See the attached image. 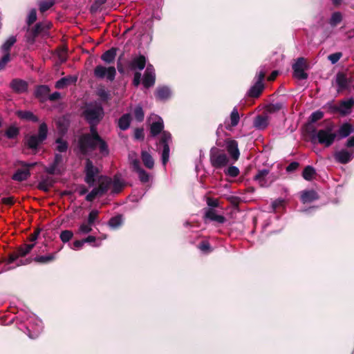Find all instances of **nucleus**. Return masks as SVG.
<instances>
[{"instance_id":"nucleus-54","label":"nucleus","mask_w":354,"mask_h":354,"mask_svg":"<svg viewBox=\"0 0 354 354\" xmlns=\"http://www.w3.org/2000/svg\"><path fill=\"white\" fill-rule=\"evenodd\" d=\"M99 214V211L97 209H93L90 212L88 216V221L89 224L93 225L95 222L97 220Z\"/></svg>"},{"instance_id":"nucleus-34","label":"nucleus","mask_w":354,"mask_h":354,"mask_svg":"<svg viewBox=\"0 0 354 354\" xmlns=\"http://www.w3.org/2000/svg\"><path fill=\"white\" fill-rule=\"evenodd\" d=\"M131 120V118L129 113L122 115L118 120L119 128L122 131L127 130L130 126Z\"/></svg>"},{"instance_id":"nucleus-35","label":"nucleus","mask_w":354,"mask_h":354,"mask_svg":"<svg viewBox=\"0 0 354 354\" xmlns=\"http://www.w3.org/2000/svg\"><path fill=\"white\" fill-rule=\"evenodd\" d=\"M17 115L21 119L37 122L39 121L38 118L30 111H17Z\"/></svg>"},{"instance_id":"nucleus-45","label":"nucleus","mask_w":354,"mask_h":354,"mask_svg":"<svg viewBox=\"0 0 354 354\" xmlns=\"http://www.w3.org/2000/svg\"><path fill=\"white\" fill-rule=\"evenodd\" d=\"M55 2L53 0H46L42 1L39 3V8L41 12H44L48 9H50L53 5Z\"/></svg>"},{"instance_id":"nucleus-15","label":"nucleus","mask_w":354,"mask_h":354,"mask_svg":"<svg viewBox=\"0 0 354 354\" xmlns=\"http://www.w3.org/2000/svg\"><path fill=\"white\" fill-rule=\"evenodd\" d=\"M155 82V69L151 64H148L144 73L142 84L145 88H149L154 85Z\"/></svg>"},{"instance_id":"nucleus-51","label":"nucleus","mask_w":354,"mask_h":354,"mask_svg":"<svg viewBox=\"0 0 354 354\" xmlns=\"http://www.w3.org/2000/svg\"><path fill=\"white\" fill-rule=\"evenodd\" d=\"M19 133V131L18 128L12 126L7 129L6 132V136L7 138L10 139H13L18 136Z\"/></svg>"},{"instance_id":"nucleus-64","label":"nucleus","mask_w":354,"mask_h":354,"mask_svg":"<svg viewBox=\"0 0 354 354\" xmlns=\"http://www.w3.org/2000/svg\"><path fill=\"white\" fill-rule=\"evenodd\" d=\"M84 243L82 240H77L73 242V245L71 246V248L75 250H78L82 248Z\"/></svg>"},{"instance_id":"nucleus-43","label":"nucleus","mask_w":354,"mask_h":354,"mask_svg":"<svg viewBox=\"0 0 354 354\" xmlns=\"http://www.w3.org/2000/svg\"><path fill=\"white\" fill-rule=\"evenodd\" d=\"M315 174V169L311 166H307L304 168L302 176L304 179L311 180L314 178Z\"/></svg>"},{"instance_id":"nucleus-50","label":"nucleus","mask_w":354,"mask_h":354,"mask_svg":"<svg viewBox=\"0 0 354 354\" xmlns=\"http://www.w3.org/2000/svg\"><path fill=\"white\" fill-rule=\"evenodd\" d=\"M102 196L100 189L95 187L93 189L92 191L86 195V200L88 201H93L97 196Z\"/></svg>"},{"instance_id":"nucleus-46","label":"nucleus","mask_w":354,"mask_h":354,"mask_svg":"<svg viewBox=\"0 0 354 354\" xmlns=\"http://www.w3.org/2000/svg\"><path fill=\"white\" fill-rule=\"evenodd\" d=\"M56 149L61 153L66 152L68 149V145L67 142L60 138L56 140Z\"/></svg>"},{"instance_id":"nucleus-57","label":"nucleus","mask_w":354,"mask_h":354,"mask_svg":"<svg viewBox=\"0 0 354 354\" xmlns=\"http://www.w3.org/2000/svg\"><path fill=\"white\" fill-rule=\"evenodd\" d=\"M225 174L230 177H236L239 174V169L235 166H230L225 171Z\"/></svg>"},{"instance_id":"nucleus-55","label":"nucleus","mask_w":354,"mask_h":354,"mask_svg":"<svg viewBox=\"0 0 354 354\" xmlns=\"http://www.w3.org/2000/svg\"><path fill=\"white\" fill-rule=\"evenodd\" d=\"M324 116V113L321 111H317L313 112L310 116V122L314 123L319 120H321Z\"/></svg>"},{"instance_id":"nucleus-36","label":"nucleus","mask_w":354,"mask_h":354,"mask_svg":"<svg viewBox=\"0 0 354 354\" xmlns=\"http://www.w3.org/2000/svg\"><path fill=\"white\" fill-rule=\"evenodd\" d=\"M142 160L145 166L148 169H152L154 166V160L151 155L147 151H142L141 153Z\"/></svg>"},{"instance_id":"nucleus-63","label":"nucleus","mask_w":354,"mask_h":354,"mask_svg":"<svg viewBox=\"0 0 354 354\" xmlns=\"http://www.w3.org/2000/svg\"><path fill=\"white\" fill-rule=\"evenodd\" d=\"M106 1V0H95V2L91 6V10L93 12L97 11Z\"/></svg>"},{"instance_id":"nucleus-61","label":"nucleus","mask_w":354,"mask_h":354,"mask_svg":"<svg viewBox=\"0 0 354 354\" xmlns=\"http://www.w3.org/2000/svg\"><path fill=\"white\" fill-rule=\"evenodd\" d=\"M266 75V71L263 68H261L259 71L257 73L256 76L254 77V81H257L259 82H263Z\"/></svg>"},{"instance_id":"nucleus-25","label":"nucleus","mask_w":354,"mask_h":354,"mask_svg":"<svg viewBox=\"0 0 354 354\" xmlns=\"http://www.w3.org/2000/svg\"><path fill=\"white\" fill-rule=\"evenodd\" d=\"M317 193L315 190H305L301 192V201L303 203H308L317 200Z\"/></svg>"},{"instance_id":"nucleus-56","label":"nucleus","mask_w":354,"mask_h":354,"mask_svg":"<svg viewBox=\"0 0 354 354\" xmlns=\"http://www.w3.org/2000/svg\"><path fill=\"white\" fill-rule=\"evenodd\" d=\"M37 19V12L35 8L31 9L27 17V24L28 26L33 24Z\"/></svg>"},{"instance_id":"nucleus-13","label":"nucleus","mask_w":354,"mask_h":354,"mask_svg":"<svg viewBox=\"0 0 354 354\" xmlns=\"http://www.w3.org/2000/svg\"><path fill=\"white\" fill-rule=\"evenodd\" d=\"M254 178L261 187H268L275 180L274 176L270 175V171L266 169L259 170Z\"/></svg>"},{"instance_id":"nucleus-10","label":"nucleus","mask_w":354,"mask_h":354,"mask_svg":"<svg viewBox=\"0 0 354 354\" xmlns=\"http://www.w3.org/2000/svg\"><path fill=\"white\" fill-rule=\"evenodd\" d=\"M85 182L90 186H93L99 174V169L95 167L89 158L86 160L85 165Z\"/></svg>"},{"instance_id":"nucleus-9","label":"nucleus","mask_w":354,"mask_h":354,"mask_svg":"<svg viewBox=\"0 0 354 354\" xmlns=\"http://www.w3.org/2000/svg\"><path fill=\"white\" fill-rule=\"evenodd\" d=\"M50 26L51 24L48 22L37 24L32 30L28 31L27 41L29 43H33L38 35H46Z\"/></svg>"},{"instance_id":"nucleus-4","label":"nucleus","mask_w":354,"mask_h":354,"mask_svg":"<svg viewBox=\"0 0 354 354\" xmlns=\"http://www.w3.org/2000/svg\"><path fill=\"white\" fill-rule=\"evenodd\" d=\"M34 246L35 243H32L24 244L19 247L16 252L10 255L8 261V263H16L17 266L30 263L32 259L24 257L30 252Z\"/></svg>"},{"instance_id":"nucleus-52","label":"nucleus","mask_w":354,"mask_h":354,"mask_svg":"<svg viewBox=\"0 0 354 354\" xmlns=\"http://www.w3.org/2000/svg\"><path fill=\"white\" fill-rule=\"evenodd\" d=\"M97 95L100 97L101 100L106 102L110 99V93L108 91L104 88H99L97 91Z\"/></svg>"},{"instance_id":"nucleus-17","label":"nucleus","mask_w":354,"mask_h":354,"mask_svg":"<svg viewBox=\"0 0 354 354\" xmlns=\"http://www.w3.org/2000/svg\"><path fill=\"white\" fill-rule=\"evenodd\" d=\"M172 95V91L168 86H159L156 88L154 95L159 101H167Z\"/></svg>"},{"instance_id":"nucleus-49","label":"nucleus","mask_w":354,"mask_h":354,"mask_svg":"<svg viewBox=\"0 0 354 354\" xmlns=\"http://www.w3.org/2000/svg\"><path fill=\"white\" fill-rule=\"evenodd\" d=\"M93 225L92 224H89L88 222L83 223L80 225L78 232L82 234H88L92 231Z\"/></svg>"},{"instance_id":"nucleus-32","label":"nucleus","mask_w":354,"mask_h":354,"mask_svg":"<svg viewBox=\"0 0 354 354\" xmlns=\"http://www.w3.org/2000/svg\"><path fill=\"white\" fill-rule=\"evenodd\" d=\"M30 174L29 169H21L17 170V171L13 174L12 178L14 180L21 182L26 180L30 176Z\"/></svg>"},{"instance_id":"nucleus-8","label":"nucleus","mask_w":354,"mask_h":354,"mask_svg":"<svg viewBox=\"0 0 354 354\" xmlns=\"http://www.w3.org/2000/svg\"><path fill=\"white\" fill-rule=\"evenodd\" d=\"M93 73L96 78L104 79L106 77L107 80L112 82L115 77L116 70L114 66L106 67L102 65H97L95 68Z\"/></svg>"},{"instance_id":"nucleus-7","label":"nucleus","mask_w":354,"mask_h":354,"mask_svg":"<svg viewBox=\"0 0 354 354\" xmlns=\"http://www.w3.org/2000/svg\"><path fill=\"white\" fill-rule=\"evenodd\" d=\"M209 156L211 164L216 168H221L228 163L227 155L216 147L211 149Z\"/></svg>"},{"instance_id":"nucleus-18","label":"nucleus","mask_w":354,"mask_h":354,"mask_svg":"<svg viewBox=\"0 0 354 354\" xmlns=\"http://www.w3.org/2000/svg\"><path fill=\"white\" fill-rule=\"evenodd\" d=\"M335 81L337 85L338 92L349 89L351 87V80L347 77L346 75L343 73H338L336 75Z\"/></svg>"},{"instance_id":"nucleus-58","label":"nucleus","mask_w":354,"mask_h":354,"mask_svg":"<svg viewBox=\"0 0 354 354\" xmlns=\"http://www.w3.org/2000/svg\"><path fill=\"white\" fill-rule=\"evenodd\" d=\"M342 57V53L340 52L330 54L328 56V60L331 62V64H336L340 58Z\"/></svg>"},{"instance_id":"nucleus-31","label":"nucleus","mask_w":354,"mask_h":354,"mask_svg":"<svg viewBox=\"0 0 354 354\" xmlns=\"http://www.w3.org/2000/svg\"><path fill=\"white\" fill-rule=\"evenodd\" d=\"M116 57V48H111L105 51L101 56V59L106 64H111L114 62Z\"/></svg>"},{"instance_id":"nucleus-22","label":"nucleus","mask_w":354,"mask_h":354,"mask_svg":"<svg viewBox=\"0 0 354 354\" xmlns=\"http://www.w3.org/2000/svg\"><path fill=\"white\" fill-rule=\"evenodd\" d=\"M10 86L13 91L18 93H25L28 90L27 82L21 79L12 80L10 84Z\"/></svg>"},{"instance_id":"nucleus-27","label":"nucleus","mask_w":354,"mask_h":354,"mask_svg":"<svg viewBox=\"0 0 354 354\" xmlns=\"http://www.w3.org/2000/svg\"><path fill=\"white\" fill-rule=\"evenodd\" d=\"M125 185L124 180L118 175H115L111 179V192L113 193H119Z\"/></svg>"},{"instance_id":"nucleus-23","label":"nucleus","mask_w":354,"mask_h":354,"mask_svg":"<svg viewBox=\"0 0 354 354\" xmlns=\"http://www.w3.org/2000/svg\"><path fill=\"white\" fill-rule=\"evenodd\" d=\"M205 215L206 218L218 224L224 223L226 221V218L223 216L218 214L216 211L213 208L207 209L205 211Z\"/></svg>"},{"instance_id":"nucleus-29","label":"nucleus","mask_w":354,"mask_h":354,"mask_svg":"<svg viewBox=\"0 0 354 354\" xmlns=\"http://www.w3.org/2000/svg\"><path fill=\"white\" fill-rule=\"evenodd\" d=\"M264 88L263 82H259L257 81H254V85L251 86L250 90L248 91V95L252 97H257L261 93L263 89Z\"/></svg>"},{"instance_id":"nucleus-59","label":"nucleus","mask_w":354,"mask_h":354,"mask_svg":"<svg viewBox=\"0 0 354 354\" xmlns=\"http://www.w3.org/2000/svg\"><path fill=\"white\" fill-rule=\"evenodd\" d=\"M10 61V55L4 54L0 59V71L5 68L6 64Z\"/></svg>"},{"instance_id":"nucleus-62","label":"nucleus","mask_w":354,"mask_h":354,"mask_svg":"<svg viewBox=\"0 0 354 354\" xmlns=\"http://www.w3.org/2000/svg\"><path fill=\"white\" fill-rule=\"evenodd\" d=\"M46 171L50 174H54L59 172L60 169L57 165L52 163L46 169Z\"/></svg>"},{"instance_id":"nucleus-2","label":"nucleus","mask_w":354,"mask_h":354,"mask_svg":"<svg viewBox=\"0 0 354 354\" xmlns=\"http://www.w3.org/2000/svg\"><path fill=\"white\" fill-rule=\"evenodd\" d=\"M337 134L335 131V125L333 123L328 124L324 129L314 131L312 134V141L329 147L335 142Z\"/></svg>"},{"instance_id":"nucleus-39","label":"nucleus","mask_w":354,"mask_h":354,"mask_svg":"<svg viewBox=\"0 0 354 354\" xmlns=\"http://www.w3.org/2000/svg\"><path fill=\"white\" fill-rule=\"evenodd\" d=\"M50 88L47 85H41L37 86L35 91V95L37 97L45 99L48 97Z\"/></svg>"},{"instance_id":"nucleus-30","label":"nucleus","mask_w":354,"mask_h":354,"mask_svg":"<svg viewBox=\"0 0 354 354\" xmlns=\"http://www.w3.org/2000/svg\"><path fill=\"white\" fill-rule=\"evenodd\" d=\"M76 81H77V77L75 76L64 77L61 78L56 82L55 87L58 89H62L68 85L75 83Z\"/></svg>"},{"instance_id":"nucleus-60","label":"nucleus","mask_w":354,"mask_h":354,"mask_svg":"<svg viewBox=\"0 0 354 354\" xmlns=\"http://www.w3.org/2000/svg\"><path fill=\"white\" fill-rule=\"evenodd\" d=\"M198 248L203 252L208 253L211 251L210 245L207 241H202Z\"/></svg>"},{"instance_id":"nucleus-11","label":"nucleus","mask_w":354,"mask_h":354,"mask_svg":"<svg viewBox=\"0 0 354 354\" xmlns=\"http://www.w3.org/2000/svg\"><path fill=\"white\" fill-rule=\"evenodd\" d=\"M171 140V134L167 131H162L160 145H162V162L164 165L167 164L169 158V144Z\"/></svg>"},{"instance_id":"nucleus-16","label":"nucleus","mask_w":354,"mask_h":354,"mask_svg":"<svg viewBox=\"0 0 354 354\" xmlns=\"http://www.w3.org/2000/svg\"><path fill=\"white\" fill-rule=\"evenodd\" d=\"M131 165L133 167L134 171L138 174L139 180L143 183H146L149 180V174L144 170L141 166L140 161L138 159H133L131 160Z\"/></svg>"},{"instance_id":"nucleus-33","label":"nucleus","mask_w":354,"mask_h":354,"mask_svg":"<svg viewBox=\"0 0 354 354\" xmlns=\"http://www.w3.org/2000/svg\"><path fill=\"white\" fill-rule=\"evenodd\" d=\"M164 128L163 121L161 118H158L156 121L152 122L150 127V132L153 136L160 133Z\"/></svg>"},{"instance_id":"nucleus-12","label":"nucleus","mask_w":354,"mask_h":354,"mask_svg":"<svg viewBox=\"0 0 354 354\" xmlns=\"http://www.w3.org/2000/svg\"><path fill=\"white\" fill-rule=\"evenodd\" d=\"M307 68V64L304 57H299L292 65L294 76L299 80H306L308 78V74L305 72Z\"/></svg>"},{"instance_id":"nucleus-24","label":"nucleus","mask_w":354,"mask_h":354,"mask_svg":"<svg viewBox=\"0 0 354 354\" xmlns=\"http://www.w3.org/2000/svg\"><path fill=\"white\" fill-rule=\"evenodd\" d=\"M269 124V118L267 115H258L253 121V126L258 130L265 129Z\"/></svg>"},{"instance_id":"nucleus-6","label":"nucleus","mask_w":354,"mask_h":354,"mask_svg":"<svg viewBox=\"0 0 354 354\" xmlns=\"http://www.w3.org/2000/svg\"><path fill=\"white\" fill-rule=\"evenodd\" d=\"M84 115L89 124H98L104 116V109L100 104H91L86 107Z\"/></svg>"},{"instance_id":"nucleus-38","label":"nucleus","mask_w":354,"mask_h":354,"mask_svg":"<svg viewBox=\"0 0 354 354\" xmlns=\"http://www.w3.org/2000/svg\"><path fill=\"white\" fill-rule=\"evenodd\" d=\"M285 106V102H276L269 104L266 107V111L270 113H275L282 110Z\"/></svg>"},{"instance_id":"nucleus-28","label":"nucleus","mask_w":354,"mask_h":354,"mask_svg":"<svg viewBox=\"0 0 354 354\" xmlns=\"http://www.w3.org/2000/svg\"><path fill=\"white\" fill-rule=\"evenodd\" d=\"M353 132L354 127L348 122H345L340 126L337 134H338L339 138H344Z\"/></svg>"},{"instance_id":"nucleus-40","label":"nucleus","mask_w":354,"mask_h":354,"mask_svg":"<svg viewBox=\"0 0 354 354\" xmlns=\"http://www.w3.org/2000/svg\"><path fill=\"white\" fill-rule=\"evenodd\" d=\"M56 258V253H52L47 255L37 256L34 258V261L39 263H48L54 261Z\"/></svg>"},{"instance_id":"nucleus-53","label":"nucleus","mask_w":354,"mask_h":354,"mask_svg":"<svg viewBox=\"0 0 354 354\" xmlns=\"http://www.w3.org/2000/svg\"><path fill=\"white\" fill-rule=\"evenodd\" d=\"M53 185V181L50 179H42L39 184L40 189L48 191L49 188Z\"/></svg>"},{"instance_id":"nucleus-5","label":"nucleus","mask_w":354,"mask_h":354,"mask_svg":"<svg viewBox=\"0 0 354 354\" xmlns=\"http://www.w3.org/2000/svg\"><path fill=\"white\" fill-rule=\"evenodd\" d=\"M48 127L46 123L43 122L39 125L37 134H32L26 137V145L32 149H36L47 138Z\"/></svg>"},{"instance_id":"nucleus-37","label":"nucleus","mask_w":354,"mask_h":354,"mask_svg":"<svg viewBox=\"0 0 354 354\" xmlns=\"http://www.w3.org/2000/svg\"><path fill=\"white\" fill-rule=\"evenodd\" d=\"M97 188L100 189L102 195L105 194L109 189H111V178L107 177H102L100 178V185Z\"/></svg>"},{"instance_id":"nucleus-26","label":"nucleus","mask_w":354,"mask_h":354,"mask_svg":"<svg viewBox=\"0 0 354 354\" xmlns=\"http://www.w3.org/2000/svg\"><path fill=\"white\" fill-rule=\"evenodd\" d=\"M240 120L239 113L236 107H234L230 113V123L225 121V128L230 130L232 127L238 125Z\"/></svg>"},{"instance_id":"nucleus-14","label":"nucleus","mask_w":354,"mask_h":354,"mask_svg":"<svg viewBox=\"0 0 354 354\" xmlns=\"http://www.w3.org/2000/svg\"><path fill=\"white\" fill-rule=\"evenodd\" d=\"M354 158V149H342L335 152V160L341 164H347Z\"/></svg>"},{"instance_id":"nucleus-47","label":"nucleus","mask_w":354,"mask_h":354,"mask_svg":"<svg viewBox=\"0 0 354 354\" xmlns=\"http://www.w3.org/2000/svg\"><path fill=\"white\" fill-rule=\"evenodd\" d=\"M73 236V232L71 230H63L61 232L59 238L63 243H68Z\"/></svg>"},{"instance_id":"nucleus-1","label":"nucleus","mask_w":354,"mask_h":354,"mask_svg":"<svg viewBox=\"0 0 354 354\" xmlns=\"http://www.w3.org/2000/svg\"><path fill=\"white\" fill-rule=\"evenodd\" d=\"M90 133H83L79 136L75 151L80 157H88L99 148L100 154L102 157L109 155V150L106 142L99 136L96 125L97 124H89Z\"/></svg>"},{"instance_id":"nucleus-19","label":"nucleus","mask_w":354,"mask_h":354,"mask_svg":"<svg viewBox=\"0 0 354 354\" xmlns=\"http://www.w3.org/2000/svg\"><path fill=\"white\" fill-rule=\"evenodd\" d=\"M354 105V99L350 98L347 100L341 102L339 106H333V111L339 112L342 115H347L350 113L351 108Z\"/></svg>"},{"instance_id":"nucleus-48","label":"nucleus","mask_w":354,"mask_h":354,"mask_svg":"<svg viewBox=\"0 0 354 354\" xmlns=\"http://www.w3.org/2000/svg\"><path fill=\"white\" fill-rule=\"evenodd\" d=\"M135 119L138 122H142L144 120L145 114L142 106H137L133 111Z\"/></svg>"},{"instance_id":"nucleus-20","label":"nucleus","mask_w":354,"mask_h":354,"mask_svg":"<svg viewBox=\"0 0 354 354\" xmlns=\"http://www.w3.org/2000/svg\"><path fill=\"white\" fill-rule=\"evenodd\" d=\"M129 68L131 70L142 71L146 66V58L144 55H138L133 57L128 63Z\"/></svg>"},{"instance_id":"nucleus-44","label":"nucleus","mask_w":354,"mask_h":354,"mask_svg":"<svg viewBox=\"0 0 354 354\" xmlns=\"http://www.w3.org/2000/svg\"><path fill=\"white\" fill-rule=\"evenodd\" d=\"M342 20V13L339 12H335L332 14L329 20V24L332 27L336 26Z\"/></svg>"},{"instance_id":"nucleus-21","label":"nucleus","mask_w":354,"mask_h":354,"mask_svg":"<svg viewBox=\"0 0 354 354\" xmlns=\"http://www.w3.org/2000/svg\"><path fill=\"white\" fill-rule=\"evenodd\" d=\"M226 149L234 161H236L239 156L240 152L238 148V142L234 140H227L226 141Z\"/></svg>"},{"instance_id":"nucleus-3","label":"nucleus","mask_w":354,"mask_h":354,"mask_svg":"<svg viewBox=\"0 0 354 354\" xmlns=\"http://www.w3.org/2000/svg\"><path fill=\"white\" fill-rule=\"evenodd\" d=\"M26 325V333L31 339L37 338L43 330L41 320L33 313L27 314L24 318Z\"/></svg>"},{"instance_id":"nucleus-42","label":"nucleus","mask_w":354,"mask_h":354,"mask_svg":"<svg viewBox=\"0 0 354 354\" xmlns=\"http://www.w3.org/2000/svg\"><path fill=\"white\" fill-rule=\"evenodd\" d=\"M123 223V218L121 215H118L114 217H112L109 221V226L113 229L115 230L120 227Z\"/></svg>"},{"instance_id":"nucleus-41","label":"nucleus","mask_w":354,"mask_h":354,"mask_svg":"<svg viewBox=\"0 0 354 354\" xmlns=\"http://www.w3.org/2000/svg\"><path fill=\"white\" fill-rule=\"evenodd\" d=\"M16 41V37L15 36H10L1 46L2 52L4 54H10V50Z\"/></svg>"}]
</instances>
